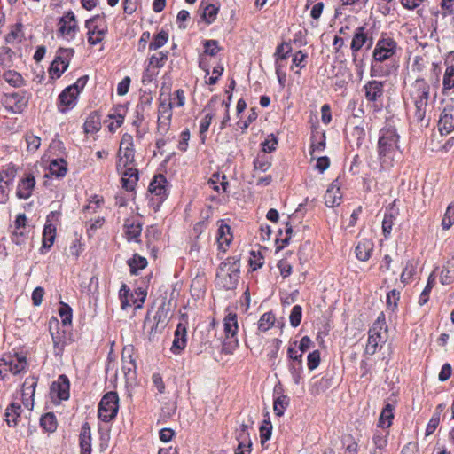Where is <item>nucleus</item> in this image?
Wrapping results in <instances>:
<instances>
[{
    "label": "nucleus",
    "instance_id": "obj_1",
    "mask_svg": "<svg viewBox=\"0 0 454 454\" xmlns=\"http://www.w3.org/2000/svg\"><path fill=\"white\" fill-rule=\"evenodd\" d=\"M240 274V260L236 256L228 257L221 262L215 278V286L226 291L235 290Z\"/></svg>",
    "mask_w": 454,
    "mask_h": 454
},
{
    "label": "nucleus",
    "instance_id": "obj_25",
    "mask_svg": "<svg viewBox=\"0 0 454 454\" xmlns=\"http://www.w3.org/2000/svg\"><path fill=\"white\" fill-rule=\"evenodd\" d=\"M138 181V170L134 168H127L122 173V187L126 191H133Z\"/></svg>",
    "mask_w": 454,
    "mask_h": 454
},
{
    "label": "nucleus",
    "instance_id": "obj_35",
    "mask_svg": "<svg viewBox=\"0 0 454 454\" xmlns=\"http://www.w3.org/2000/svg\"><path fill=\"white\" fill-rule=\"evenodd\" d=\"M389 434V431L384 428L375 430L372 442L375 446V449L382 450L387 445V437Z\"/></svg>",
    "mask_w": 454,
    "mask_h": 454
},
{
    "label": "nucleus",
    "instance_id": "obj_8",
    "mask_svg": "<svg viewBox=\"0 0 454 454\" xmlns=\"http://www.w3.org/2000/svg\"><path fill=\"white\" fill-rule=\"evenodd\" d=\"M58 25V33L62 36H67L69 39H74L79 29L76 17L72 11L67 12L59 20Z\"/></svg>",
    "mask_w": 454,
    "mask_h": 454
},
{
    "label": "nucleus",
    "instance_id": "obj_64",
    "mask_svg": "<svg viewBox=\"0 0 454 454\" xmlns=\"http://www.w3.org/2000/svg\"><path fill=\"white\" fill-rule=\"evenodd\" d=\"M278 138L274 134H270L268 138L262 143V151L264 153H271L276 150Z\"/></svg>",
    "mask_w": 454,
    "mask_h": 454
},
{
    "label": "nucleus",
    "instance_id": "obj_39",
    "mask_svg": "<svg viewBox=\"0 0 454 454\" xmlns=\"http://www.w3.org/2000/svg\"><path fill=\"white\" fill-rule=\"evenodd\" d=\"M56 228L52 224H46L43 232V247L51 248L54 243Z\"/></svg>",
    "mask_w": 454,
    "mask_h": 454
},
{
    "label": "nucleus",
    "instance_id": "obj_5",
    "mask_svg": "<svg viewBox=\"0 0 454 454\" xmlns=\"http://www.w3.org/2000/svg\"><path fill=\"white\" fill-rule=\"evenodd\" d=\"M225 340L223 343V352L225 354H231L233 350L238 348L239 340L236 337L239 328L237 315L235 313H229L223 320Z\"/></svg>",
    "mask_w": 454,
    "mask_h": 454
},
{
    "label": "nucleus",
    "instance_id": "obj_49",
    "mask_svg": "<svg viewBox=\"0 0 454 454\" xmlns=\"http://www.w3.org/2000/svg\"><path fill=\"white\" fill-rule=\"evenodd\" d=\"M289 398L287 395H282L274 399L273 410L277 416L280 417L284 414L286 407L288 406Z\"/></svg>",
    "mask_w": 454,
    "mask_h": 454
},
{
    "label": "nucleus",
    "instance_id": "obj_9",
    "mask_svg": "<svg viewBox=\"0 0 454 454\" xmlns=\"http://www.w3.org/2000/svg\"><path fill=\"white\" fill-rule=\"evenodd\" d=\"M2 103L7 110L20 114L27 107L28 98L25 96V93H6L2 98Z\"/></svg>",
    "mask_w": 454,
    "mask_h": 454
},
{
    "label": "nucleus",
    "instance_id": "obj_7",
    "mask_svg": "<svg viewBox=\"0 0 454 454\" xmlns=\"http://www.w3.org/2000/svg\"><path fill=\"white\" fill-rule=\"evenodd\" d=\"M74 51L72 48H60L54 60L51 62L49 73L54 78H59L61 74L67 69L70 59Z\"/></svg>",
    "mask_w": 454,
    "mask_h": 454
},
{
    "label": "nucleus",
    "instance_id": "obj_38",
    "mask_svg": "<svg viewBox=\"0 0 454 454\" xmlns=\"http://www.w3.org/2000/svg\"><path fill=\"white\" fill-rule=\"evenodd\" d=\"M275 320V315L271 311L262 314L257 324L258 331L262 333L267 332L273 326Z\"/></svg>",
    "mask_w": 454,
    "mask_h": 454
},
{
    "label": "nucleus",
    "instance_id": "obj_30",
    "mask_svg": "<svg viewBox=\"0 0 454 454\" xmlns=\"http://www.w3.org/2000/svg\"><path fill=\"white\" fill-rule=\"evenodd\" d=\"M394 406L390 403H387L381 413L380 415L378 420V427L388 429V427L392 425V420L394 419Z\"/></svg>",
    "mask_w": 454,
    "mask_h": 454
},
{
    "label": "nucleus",
    "instance_id": "obj_58",
    "mask_svg": "<svg viewBox=\"0 0 454 454\" xmlns=\"http://www.w3.org/2000/svg\"><path fill=\"white\" fill-rule=\"evenodd\" d=\"M321 356L319 350L310 352L307 356V365L310 371L317 369L320 364Z\"/></svg>",
    "mask_w": 454,
    "mask_h": 454
},
{
    "label": "nucleus",
    "instance_id": "obj_50",
    "mask_svg": "<svg viewBox=\"0 0 454 454\" xmlns=\"http://www.w3.org/2000/svg\"><path fill=\"white\" fill-rule=\"evenodd\" d=\"M454 224V202L450 203L444 213L442 219V228L445 231L449 230Z\"/></svg>",
    "mask_w": 454,
    "mask_h": 454
},
{
    "label": "nucleus",
    "instance_id": "obj_12",
    "mask_svg": "<svg viewBox=\"0 0 454 454\" xmlns=\"http://www.w3.org/2000/svg\"><path fill=\"white\" fill-rule=\"evenodd\" d=\"M368 42V33L365 31L364 27H358L356 28L351 44L350 49L352 51V59L353 62L356 63L357 61V53L358 51L363 48L364 45H365Z\"/></svg>",
    "mask_w": 454,
    "mask_h": 454
},
{
    "label": "nucleus",
    "instance_id": "obj_33",
    "mask_svg": "<svg viewBox=\"0 0 454 454\" xmlns=\"http://www.w3.org/2000/svg\"><path fill=\"white\" fill-rule=\"evenodd\" d=\"M50 173L57 177H64L67 172V164L65 160H53L50 163Z\"/></svg>",
    "mask_w": 454,
    "mask_h": 454
},
{
    "label": "nucleus",
    "instance_id": "obj_51",
    "mask_svg": "<svg viewBox=\"0 0 454 454\" xmlns=\"http://www.w3.org/2000/svg\"><path fill=\"white\" fill-rule=\"evenodd\" d=\"M452 89H454V67L449 66L443 74L442 90L445 91Z\"/></svg>",
    "mask_w": 454,
    "mask_h": 454
},
{
    "label": "nucleus",
    "instance_id": "obj_61",
    "mask_svg": "<svg viewBox=\"0 0 454 454\" xmlns=\"http://www.w3.org/2000/svg\"><path fill=\"white\" fill-rule=\"evenodd\" d=\"M290 46L288 43H283L279 44L275 52L276 57V66L278 64H281V60L286 59L287 58V54L290 51Z\"/></svg>",
    "mask_w": 454,
    "mask_h": 454
},
{
    "label": "nucleus",
    "instance_id": "obj_21",
    "mask_svg": "<svg viewBox=\"0 0 454 454\" xmlns=\"http://www.w3.org/2000/svg\"><path fill=\"white\" fill-rule=\"evenodd\" d=\"M231 239L232 234L231 233V227L222 221L217 231V243L219 249L225 252L231 244Z\"/></svg>",
    "mask_w": 454,
    "mask_h": 454
},
{
    "label": "nucleus",
    "instance_id": "obj_36",
    "mask_svg": "<svg viewBox=\"0 0 454 454\" xmlns=\"http://www.w3.org/2000/svg\"><path fill=\"white\" fill-rule=\"evenodd\" d=\"M50 333L52 338L54 354L55 356H62L66 345L65 336L59 333V331L56 333L52 332L51 326H50Z\"/></svg>",
    "mask_w": 454,
    "mask_h": 454
},
{
    "label": "nucleus",
    "instance_id": "obj_53",
    "mask_svg": "<svg viewBox=\"0 0 454 454\" xmlns=\"http://www.w3.org/2000/svg\"><path fill=\"white\" fill-rule=\"evenodd\" d=\"M29 239V233L27 227L24 229H14L12 234V241L16 245H23Z\"/></svg>",
    "mask_w": 454,
    "mask_h": 454
},
{
    "label": "nucleus",
    "instance_id": "obj_46",
    "mask_svg": "<svg viewBox=\"0 0 454 454\" xmlns=\"http://www.w3.org/2000/svg\"><path fill=\"white\" fill-rule=\"evenodd\" d=\"M168 51H160L152 55L148 59V67L161 68L168 60Z\"/></svg>",
    "mask_w": 454,
    "mask_h": 454
},
{
    "label": "nucleus",
    "instance_id": "obj_40",
    "mask_svg": "<svg viewBox=\"0 0 454 454\" xmlns=\"http://www.w3.org/2000/svg\"><path fill=\"white\" fill-rule=\"evenodd\" d=\"M17 169L14 165L9 164L0 170V183H4L7 186L12 184L15 176Z\"/></svg>",
    "mask_w": 454,
    "mask_h": 454
},
{
    "label": "nucleus",
    "instance_id": "obj_57",
    "mask_svg": "<svg viewBox=\"0 0 454 454\" xmlns=\"http://www.w3.org/2000/svg\"><path fill=\"white\" fill-rule=\"evenodd\" d=\"M301 317L302 308L300 305L294 306L289 316L290 325L293 327H297L301 324Z\"/></svg>",
    "mask_w": 454,
    "mask_h": 454
},
{
    "label": "nucleus",
    "instance_id": "obj_17",
    "mask_svg": "<svg viewBox=\"0 0 454 454\" xmlns=\"http://www.w3.org/2000/svg\"><path fill=\"white\" fill-rule=\"evenodd\" d=\"M365 98L370 102H375L383 96L384 82L372 80L364 86Z\"/></svg>",
    "mask_w": 454,
    "mask_h": 454
},
{
    "label": "nucleus",
    "instance_id": "obj_48",
    "mask_svg": "<svg viewBox=\"0 0 454 454\" xmlns=\"http://www.w3.org/2000/svg\"><path fill=\"white\" fill-rule=\"evenodd\" d=\"M59 315L61 318V323L63 326H69L72 324V309L67 303L61 302V306L59 309Z\"/></svg>",
    "mask_w": 454,
    "mask_h": 454
},
{
    "label": "nucleus",
    "instance_id": "obj_26",
    "mask_svg": "<svg viewBox=\"0 0 454 454\" xmlns=\"http://www.w3.org/2000/svg\"><path fill=\"white\" fill-rule=\"evenodd\" d=\"M125 228V235L129 241L134 240L138 242V238L141 235L142 231V223L140 222H135L129 219H127L124 224Z\"/></svg>",
    "mask_w": 454,
    "mask_h": 454
},
{
    "label": "nucleus",
    "instance_id": "obj_56",
    "mask_svg": "<svg viewBox=\"0 0 454 454\" xmlns=\"http://www.w3.org/2000/svg\"><path fill=\"white\" fill-rule=\"evenodd\" d=\"M400 300V292L393 289L387 294V307L388 309L394 311L397 309L398 301Z\"/></svg>",
    "mask_w": 454,
    "mask_h": 454
},
{
    "label": "nucleus",
    "instance_id": "obj_13",
    "mask_svg": "<svg viewBox=\"0 0 454 454\" xmlns=\"http://www.w3.org/2000/svg\"><path fill=\"white\" fill-rule=\"evenodd\" d=\"M36 385L37 379L35 377L27 378L22 385V403L27 408L32 409L34 406V396Z\"/></svg>",
    "mask_w": 454,
    "mask_h": 454
},
{
    "label": "nucleus",
    "instance_id": "obj_4",
    "mask_svg": "<svg viewBox=\"0 0 454 454\" xmlns=\"http://www.w3.org/2000/svg\"><path fill=\"white\" fill-rule=\"evenodd\" d=\"M119 410V396L116 392L110 391L105 394L98 404V416L104 422L113 420Z\"/></svg>",
    "mask_w": 454,
    "mask_h": 454
},
{
    "label": "nucleus",
    "instance_id": "obj_2",
    "mask_svg": "<svg viewBox=\"0 0 454 454\" xmlns=\"http://www.w3.org/2000/svg\"><path fill=\"white\" fill-rule=\"evenodd\" d=\"M409 98L415 106L414 119L422 122L428 105L430 85L424 78H417L409 87Z\"/></svg>",
    "mask_w": 454,
    "mask_h": 454
},
{
    "label": "nucleus",
    "instance_id": "obj_44",
    "mask_svg": "<svg viewBox=\"0 0 454 454\" xmlns=\"http://www.w3.org/2000/svg\"><path fill=\"white\" fill-rule=\"evenodd\" d=\"M168 40V33L161 30L153 36V41L149 43L148 48L150 51H156L167 43Z\"/></svg>",
    "mask_w": 454,
    "mask_h": 454
},
{
    "label": "nucleus",
    "instance_id": "obj_45",
    "mask_svg": "<svg viewBox=\"0 0 454 454\" xmlns=\"http://www.w3.org/2000/svg\"><path fill=\"white\" fill-rule=\"evenodd\" d=\"M128 264L130 268V273L137 275L138 270H143L147 265V261L145 257L135 254L132 259L128 261Z\"/></svg>",
    "mask_w": 454,
    "mask_h": 454
},
{
    "label": "nucleus",
    "instance_id": "obj_20",
    "mask_svg": "<svg viewBox=\"0 0 454 454\" xmlns=\"http://www.w3.org/2000/svg\"><path fill=\"white\" fill-rule=\"evenodd\" d=\"M80 454H91V432L88 422L82 424L79 435Z\"/></svg>",
    "mask_w": 454,
    "mask_h": 454
},
{
    "label": "nucleus",
    "instance_id": "obj_41",
    "mask_svg": "<svg viewBox=\"0 0 454 454\" xmlns=\"http://www.w3.org/2000/svg\"><path fill=\"white\" fill-rule=\"evenodd\" d=\"M41 427L46 431L52 433L57 429V419L52 412H47L40 419Z\"/></svg>",
    "mask_w": 454,
    "mask_h": 454
},
{
    "label": "nucleus",
    "instance_id": "obj_59",
    "mask_svg": "<svg viewBox=\"0 0 454 454\" xmlns=\"http://www.w3.org/2000/svg\"><path fill=\"white\" fill-rule=\"evenodd\" d=\"M272 425L270 420H264L262 425L260 427V438L261 442L263 444L269 441L271 437Z\"/></svg>",
    "mask_w": 454,
    "mask_h": 454
},
{
    "label": "nucleus",
    "instance_id": "obj_23",
    "mask_svg": "<svg viewBox=\"0 0 454 454\" xmlns=\"http://www.w3.org/2000/svg\"><path fill=\"white\" fill-rule=\"evenodd\" d=\"M26 365V358L23 356L17 357L16 360L10 359L9 361L4 358L0 359V367L4 366V371H9L14 375L25 370Z\"/></svg>",
    "mask_w": 454,
    "mask_h": 454
},
{
    "label": "nucleus",
    "instance_id": "obj_37",
    "mask_svg": "<svg viewBox=\"0 0 454 454\" xmlns=\"http://www.w3.org/2000/svg\"><path fill=\"white\" fill-rule=\"evenodd\" d=\"M3 78L14 88H20L25 85V80L21 74L14 70L5 71L3 74Z\"/></svg>",
    "mask_w": 454,
    "mask_h": 454
},
{
    "label": "nucleus",
    "instance_id": "obj_29",
    "mask_svg": "<svg viewBox=\"0 0 454 454\" xmlns=\"http://www.w3.org/2000/svg\"><path fill=\"white\" fill-rule=\"evenodd\" d=\"M21 406L18 403H11L5 410L4 419L9 427H15L20 416Z\"/></svg>",
    "mask_w": 454,
    "mask_h": 454
},
{
    "label": "nucleus",
    "instance_id": "obj_14",
    "mask_svg": "<svg viewBox=\"0 0 454 454\" xmlns=\"http://www.w3.org/2000/svg\"><path fill=\"white\" fill-rule=\"evenodd\" d=\"M452 107H444L438 121V130L441 136H447L454 130V115Z\"/></svg>",
    "mask_w": 454,
    "mask_h": 454
},
{
    "label": "nucleus",
    "instance_id": "obj_18",
    "mask_svg": "<svg viewBox=\"0 0 454 454\" xmlns=\"http://www.w3.org/2000/svg\"><path fill=\"white\" fill-rule=\"evenodd\" d=\"M166 183V177L160 174L155 176L153 180L149 184L148 191L152 194L159 197L158 203H161L167 196Z\"/></svg>",
    "mask_w": 454,
    "mask_h": 454
},
{
    "label": "nucleus",
    "instance_id": "obj_11",
    "mask_svg": "<svg viewBox=\"0 0 454 454\" xmlns=\"http://www.w3.org/2000/svg\"><path fill=\"white\" fill-rule=\"evenodd\" d=\"M70 383L67 375L61 374L58 380L51 386V394L56 396L59 401L67 400L70 396L69 394Z\"/></svg>",
    "mask_w": 454,
    "mask_h": 454
},
{
    "label": "nucleus",
    "instance_id": "obj_54",
    "mask_svg": "<svg viewBox=\"0 0 454 454\" xmlns=\"http://www.w3.org/2000/svg\"><path fill=\"white\" fill-rule=\"evenodd\" d=\"M134 156H135L134 149L125 148L124 150H122V153H121V155H119L120 160H119V164H118L117 168H120L121 163H123L124 168H127L128 166L133 164V162L135 161Z\"/></svg>",
    "mask_w": 454,
    "mask_h": 454
},
{
    "label": "nucleus",
    "instance_id": "obj_22",
    "mask_svg": "<svg viewBox=\"0 0 454 454\" xmlns=\"http://www.w3.org/2000/svg\"><path fill=\"white\" fill-rule=\"evenodd\" d=\"M341 198L340 187L333 183L324 195L325 204L328 207H333L340 204Z\"/></svg>",
    "mask_w": 454,
    "mask_h": 454
},
{
    "label": "nucleus",
    "instance_id": "obj_28",
    "mask_svg": "<svg viewBox=\"0 0 454 454\" xmlns=\"http://www.w3.org/2000/svg\"><path fill=\"white\" fill-rule=\"evenodd\" d=\"M101 129V119L98 112H91L87 117L83 129L86 134H93Z\"/></svg>",
    "mask_w": 454,
    "mask_h": 454
},
{
    "label": "nucleus",
    "instance_id": "obj_34",
    "mask_svg": "<svg viewBox=\"0 0 454 454\" xmlns=\"http://www.w3.org/2000/svg\"><path fill=\"white\" fill-rule=\"evenodd\" d=\"M200 9L202 10L201 17L207 24H211L215 20L219 7L213 4H207L205 6L201 4Z\"/></svg>",
    "mask_w": 454,
    "mask_h": 454
},
{
    "label": "nucleus",
    "instance_id": "obj_3",
    "mask_svg": "<svg viewBox=\"0 0 454 454\" xmlns=\"http://www.w3.org/2000/svg\"><path fill=\"white\" fill-rule=\"evenodd\" d=\"M398 140L399 136L395 127L387 125L380 130L378 153L381 161L385 162L387 158L392 157V154L398 148Z\"/></svg>",
    "mask_w": 454,
    "mask_h": 454
},
{
    "label": "nucleus",
    "instance_id": "obj_43",
    "mask_svg": "<svg viewBox=\"0 0 454 454\" xmlns=\"http://www.w3.org/2000/svg\"><path fill=\"white\" fill-rule=\"evenodd\" d=\"M119 298L121 301V307L122 309H127L131 307L130 298H133V294H130V289L126 284H122L119 291Z\"/></svg>",
    "mask_w": 454,
    "mask_h": 454
},
{
    "label": "nucleus",
    "instance_id": "obj_10",
    "mask_svg": "<svg viewBox=\"0 0 454 454\" xmlns=\"http://www.w3.org/2000/svg\"><path fill=\"white\" fill-rule=\"evenodd\" d=\"M173 103L160 102L159 106L157 130L160 135H165L170 127Z\"/></svg>",
    "mask_w": 454,
    "mask_h": 454
},
{
    "label": "nucleus",
    "instance_id": "obj_60",
    "mask_svg": "<svg viewBox=\"0 0 454 454\" xmlns=\"http://www.w3.org/2000/svg\"><path fill=\"white\" fill-rule=\"evenodd\" d=\"M204 53L209 56H215L221 50L216 40H206L203 43Z\"/></svg>",
    "mask_w": 454,
    "mask_h": 454
},
{
    "label": "nucleus",
    "instance_id": "obj_62",
    "mask_svg": "<svg viewBox=\"0 0 454 454\" xmlns=\"http://www.w3.org/2000/svg\"><path fill=\"white\" fill-rule=\"evenodd\" d=\"M414 272H415V266L413 265L412 262H410V261L407 262V263L400 276L401 282L404 285L406 283H408L411 279Z\"/></svg>",
    "mask_w": 454,
    "mask_h": 454
},
{
    "label": "nucleus",
    "instance_id": "obj_16",
    "mask_svg": "<svg viewBox=\"0 0 454 454\" xmlns=\"http://www.w3.org/2000/svg\"><path fill=\"white\" fill-rule=\"evenodd\" d=\"M187 344V331L186 327L179 323L176 326L174 334V340L170 350L175 355H179L186 347Z\"/></svg>",
    "mask_w": 454,
    "mask_h": 454
},
{
    "label": "nucleus",
    "instance_id": "obj_55",
    "mask_svg": "<svg viewBox=\"0 0 454 454\" xmlns=\"http://www.w3.org/2000/svg\"><path fill=\"white\" fill-rule=\"evenodd\" d=\"M167 317H168V311L166 309V305H165V302H162L158 307L155 314L153 315V317H151V319L161 324L160 328H164L166 325Z\"/></svg>",
    "mask_w": 454,
    "mask_h": 454
},
{
    "label": "nucleus",
    "instance_id": "obj_42",
    "mask_svg": "<svg viewBox=\"0 0 454 454\" xmlns=\"http://www.w3.org/2000/svg\"><path fill=\"white\" fill-rule=\"evenodd\" d=\"M150 314H151V311L148 310L147 312V315L145 318V322H144V328H149V339L152 340L154 338V336L160 333H161V331L164 329V328H160V325L161 324L158 323V322H155L153 321V319H151V317H150Z\"/></svg>",
    "mask_w": 454,
    "mask_h": 454
},
{
    "label": "nucleus",
    "instance_id": "obj_15",
    "mask_svg": "<svg viewBox=\"0 0 454 454\" xmlns=\"http://www.w3.org/2000/svg\"><path fill=\"white\" fill-rule=\"evenodd\" d=\"M35 186V178L33 174H27L18 183L16 196L19 199L27 200L31 197Z\"/></svg>",
    "mask_w": 454,
    "mask_h": 454
},
{
    "label": "nucleus",
    "instance_id": "obj_27",
    "mask_svg": "<svg viewBox=\"0 0 454 454\" xmlns=\"http://www.w3.org/2000/svg\"><path fill=\"white\" fill-rule=\"evenodd\" d=\"M373 249V243L369 239L359 241L355 248L356 256L362 262H366L371 256Z\"/></svg>",
    "mask_w": 454,
    "mask_h": 454
},
{
    "label": "nucleus",
    "instance_id": "obj_47",
    "mask_svg": "<svg viewBox=\"0 0 454 454\" xmlns=\"http://www.w3.org/2000/svg\"><path fill=\"white\" fill-rule=\"evenodd\" d=\"M311 154L315 151H323L325 148V132H316L311 137Z\"/></svg>",
    "mask_w": 454,
    "mask_h": 454
},
{
    "label": "nucleus",
    "instance_id": "obj_32",
    "mask_svg": "<svg viewBox=\"0 0 454 454\" xmlns=\"http://www.w3.org/2000/svg\"><path fill=\"white\" fill-rule=\"evenodd\" d=\"M90 29H88V43L90 45H96L101 43L106 34V28H98V26H90Z\"/></svg>",
    "mask_w": 454,
    "mask_h": 454
},
{
    "label": "nucleus",
    "instance_id": "obj_52",
    "mask_svg": "<svg viewBox=\"0 0 454 454\" xmlns=\"http://www.w3.org/2000/svg\"><path fill=\"white\" fill-rule=\"evenodd\" d=\"M435 282V277L433 274H430L427 279V283L422 293L420 294L419 299V304L420 306L425 305L429 299V294L434 285Z\"/></svg>",
    "mask_w": 454,
    "mask_h": 454
},
{
    "label": "nucleus",
    "instance_id": "obj_24",
    "mask_svg": "<svg viewBox=\"0 0 454 454\" xmlns=\"http://www.w3.org/2000/svg\"><path fill=\"white\" fill-rule=\"evenodd\" d=\"M375 329L376 328H371L369 330V337L365 351L370 355L375 354L378 346L384 343L386 340V336L382 335V333L375 332Z\"/></svg>",
    "mask_w": 454,
    "mask_h": 454
},
{
    "label": "nucleus",
    "instance_id": "obj_19",
    "mask_svg": "<svg viewBox=\"0 0 454 454\" xmlns=\"http://www.w3.org/2000/svg\"><path fill=\"white\" fill-rule=\"evenodd\" d=\"M77 95L71 91V89L66 88L59 96V111L66 113L74 108L76 105Z\"/></svg>",
    "mask_w": 454,
    "mask_h": 454
},
{
    "label": "nucleus",
    "instance_id": "obj_63",
    "mask_svg": "<svg viewBox=\"0 0 454 454\" xmlns=\"http://www.w3.org/2000/svg\"><path fill=\"white\" fill-rule=\"evenodd\" d=\"M26 142L27 151L34 153L39 148L41 145V138L33 134H27Z\"/></svg>",
    "mask_w": 454,
    "mask_h": 454
},
{
    "label": "nucleus",
    "instance_id": "obj_6",
    "mask_svg": "<svg viewBox=\"0 0 454 454\" xmlns=\"http://www.w3.org/2000/svg\"><path fill=\"white\" fill-rule=\"evenodd\" d=\"M397 43L387 34H382L372 51L374 62L382 63L396 54Z\"/></svg>",
    "mask_w": 454,
    "mask_h": 454
},
{
    "label": "nucleus",
    "instance_id": "obj_31",
    "mask_svg": "<svg viewBox=\"0 0 454 454\" xmlns=\"http://www.w3.org/2000/svg\"><path fill=\"white\" fill-rule=\"evenodd\" d=\"M288 371L292 375L293 380L296 385H299L301 380V373L303 372L302 359H296L288 361Z\"/></svg>",
    "mask_w": 454,
    "mask_h": 454
}]
</instances>
